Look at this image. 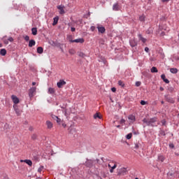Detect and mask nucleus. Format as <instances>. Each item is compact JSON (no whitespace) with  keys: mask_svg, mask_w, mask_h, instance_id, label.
<instances>
[{"mask_svg":"<svg viewBox=\"0 0 179 179\" xmlns=\"http://www.w3.org/2000/svg\"><path fill=\"white\" fill-rule=\"evenodd\" d=\"M143 122L146 124L148 127H157L156 122H157V117H154L150 119L144 118Z\"/></svg>","mask_w":179,"mask_h":179,"instance_id":"1","label":"nucleus"},{"mask_svg":"<svg viewBox=\"0 0 179 179\" xmlns=\"http://www.w3.org/2000/svg\"><path fill=\"white\" fill-rule=\"evenodd\" d=\"M69 41L70 43H80V44H83V43H85V39H83V38H80L75 40L69 38Z\"/></svg>","mask_w":179,"mask_h":179,"instance_id":"2","label":"nucleus"},{"mask_svg":"<svg viewBox=\"0 0 179 179\" xmlns=\"http://www.w3.org/2000/svg\"><path fill=\"white\" fill-rule=\"evenodd\" d=\"M36 87H33L30 88L29 92V96L31 99H32V97H34V94H36Z\"/></svg>","mask_w":179,"mask_h":179,"instance_id":"3","label":"nucleus"},{"mask_svg":"<svg viewBox=\"0 0 179 179\" xmlns=\"http://www.w3.org/2000/svg\"><path fill=\"white\" fill-rule=\"evenodd\" d=\"M52 120L56 121L57 123L59 124V125H61L62 124V121L61 118L58 117V116H57L55 115H52Z\"/></svg>","mask_w":179,"mask_h":179,"instance_id":"4","label":"nucleus"},{"mask_svg":"<svg viewBox=\"0 0 179 179\" xmlns=\"http://www.w3.org/2000/svg\"><path fill=\"white\" fill-rule=\"evenodd\" d=\"M128 120L130 121L129 124H134L136 121V117L134 115H129L128 116Z\"/></svg>","mask_w":179,"mask_h":179,"instance_id":"5","label":"nucleus"},{"mask_svg":"<svg viewBox=\"0 0 179 179\" xmlns=\"http://www.w3.org/2000/svg\"><path fill=\"white\" fill-rule=\"evenodd\" d=\"M66 85V82H65L64 80H60L57 83V87H59V89H61V87H62L64 85Z\"/></svg>","mask_w":179,"mask_h":179,"instance_id":"6","label":"nucleus"},{"mask_svg":"<svg viewBox=\"0 0 179 179\" xmlns=\"http://www.w3.org/2000/svg\"><path fill=\"white\" fill-rule=\"evenodd\" d=\"M86 167H89L90 169L93 167V162L92 159H87V162L85 163Z\"/></svg>","mask_w":179,"mask_h":179,"instance_id":"7","label":"nucleus"},{"mask_svg":"<svg viewBox=\"0 0 179 179\" xmlns=\"http://www.w3.org/2000/svg\"><path fill=\"white\" fill-rule=\"evenodd\" d=\"M64 6H57V9H59V13L60 15H64L65 13V10H64Z\"/></svg>","mask_w":179,"mask_h":179,"instance_id":"8","label":"nucleus"},{"mask_svg":"<svg viewBox=\"0 0 179 179\" xmlns=\"http://www.w3.org/2000/svg\"><path fill=\"white\" fill-rule=\"evenodd\" d=\"M11 99H12L14 104H19L20 101H19V98H17V96H16L15 95H12Z\"/></svg>","mask_w":179,"mask_h":179,"instance_id":"9","label":"nucleus"},{"mask_svg":"<svg viewBox=\"0 0 179 179\" xmlns=\"http://www.w3.org/2000/svg\"><path fill=\"white\" fill-rule=\"evenodd\" d=\"M138 38L139 41H142V43H143V44H145V43H146V41H148V40H147L145 38H144V37L142 36V34H139L138 35Z\"/></svg>","mask_w":179,"mask_h":179,"instance_id":"10","label":"nucleus"},{"mask_svg":"<svg viewBox=\"0 0 179 179\" xmlns=\"http://www.w3.org/2000/svg\"><path fill=\"white\" fill-rule=\"evenodd\" d=\"M164 160H166V157H164L162 154L158 155L157 162H161L162 163H163V162H164Z\"/></svg>","mask_w":179,"mask_h":179,"instance_id":"11","label":"nucleus"},{"mask_svg":"<svg viewBox=\"0 0 179 179\" xmlns=\"http://www.w3.org/2000/svg\"><path fill=\"white\" fill-rule=\"evenodd\" d=\"M129 44L131 47H136L138 45V42L135 39H131L129 41Z\"/></svg>","mask_w":179,"mask_h":179,"instance_id":"12","label":"nucleus"},{"mask_svg":"<svg viewBox=\"0 0 179 179\" xmlns=\"http://www.w3.org/2000/svg\"><path fill=\"white\" fill-rule=\"evenodd\" d=\"M98 31L101 33V34H104L106 33V28L104 27H98Z\"/></svg>","mask_w":179,"mask_h":179,"instance_id":"13","label":"nucleus"},{"mask_svg":"<svg viewBox=\"0 0 179 179\" xmlns=\"http://www.w3.org/2000/svg\"><path fill=\"white\" fill-rule=\"evenodd\" d=\"M108 166L109 167L110 169V173H114V170L117 169V165L116 164H114V166H111V164H108Z\"/></svg>","mask_w":179,"mask_h":179,"instance_id":"14","label":"nucleus"},{"mask_svg":"<svg viewBox=\"0 0 179 179\" xmlns=\"http://www.w3.org/2000/svg\"><path fill=\"white\" fill-rule=\"evenodd\" d=\"M165 99H166V101H168V103H171L172 104H173L174 99H173V98H171L169 96H165Z\"/></svg>","mask_w":179,"mask_h":179,"instance_id":"15","label":"nucleus"},{"mask_svg":"<svg viewBox=\"0 0 179 179\" xmlns=\"http://www.w3.org/2000/svg\"><path fill=\"white\" fill-rule=\"evenodd\" d=\"M46 125L48 129H51V128H52L53 126L52 122H51L50 120L46 121Z\"/></svg>","mask_w":179,"mask_h":179,"instance_id":"16","label":"nucleus"},{"mask_svg":"<svg viewBox=\"0 0 179 179\" xmlns=\"http://www.w3.org/2000/svg\"><path fill=\"white\" fill-rule=\"evenodd\" d=\"M34 45H36V41L34 40H30L29 42V47L31 48V47H34Z\"/></svg>","mask_w":179,"mask_h":179,"instance_id":"17","label":"nucleus"},{"mask_svg":"<svg viewBox=\"0 0 179 179\" xmlns=\"http://www.w3.org/2000/svg\"><path fill=\"white\" fill-rule=\"evenodd\" d=\"M53 23H52V26H55L58 24V20H59V17H55L53 18Z\"/></svg>","mask_w":179,"mask_h":179,"instance_id":"18","label":"nucleus"},{"mask_svg":"<svg viewBox=\"0 0 179 179\" xmlns=\"http://www.w3.org/2000/svg\"><path fill=\"white\" fill-rule=\"evenodd\" d=\"M13 108H14V110H15L16 114H17V115H20V110H19V108H17V106L16 105H13Z\"/></svg>","mask_w":179,"mask_h":179,"instance_id":"19","label":"nucleus"},{"mask_svg":"<svg viewBox=\"0 0 179 179\" xmlns=\"http://www.w3.org/2000/svg\"><path fill=\"white\" fill-rule=\"evenodd\" d=\"M9 129H10V126L8 123H6L4 124V130L6 131V132H8Z\"/></svg>","mask_w":179,"mask_h":179,"instance_id":"20","label":"nucleus"},{"mask_svg":"<svg viewBox=\"0 0 179 179\" xmlns=\"http://www.w3.org/2000/svg\"><path fill=\"white\" fill-rule=\"evenodd\" d=\"M99 118V120H101V115H100V113H96L94 115V119L97 120Z\"/></svg>","mask_w":179,"mask_h":179,"instance_id":"21","label":"nucleus"},{"mask_svg":"<svg viewBox=\"0 0 179 179\" xmlns=\"http://www.w3.org/2000/svg\"><path fill=\"white\" fill-rule=\"evenodd\" d=\"M24 162V163L28 164V166H31L33 165V162L30 159H25Z\"/></svg>","mask_w":179,"mask_h":179,"instance_id":"22","label":"nucleus"},{"mask_svg":"<svg viewBox=\"0 0 179 179\" xmlns=\"http://www.w3.org/2000/svg\"><path fill=\"white\" fill-rule=\"evenodd\" d=\"M0 55H2L3 57H4V55H6V49H1Z\"/></svg>","mask_w":179,"mask_h":179,"instance_id":"23","label":"nucleus"},{"mask_svg":"<svg viewBox=\"0 0 179 179\" xmlns=\"http://www.w3.org/2000/svg\"><path fill=\"white\" fill-rule=\"evenodd\" d=\"M33 36H37V28L34 27L31 29Z\"/></svg>","mask_w":179,"mask_h":179,"instance_id":"24","label":"nucleus"},{"mask_svg":"<svg viewBox=\"0 0 179 179\" xmlns=\"http://www.w3.org/2000/svg\"><path fill=\"white\" fill-rule=\"evenodd\" d=\"M43 51H44V49H43L42 47H38L37 48V52H38V54H43Z\"/></svg>","mask_w":179,"mask_h":179,"instance_id":"25","label":"nucleus"},{"mask_svg":"<svg viewBox=\"0 0 179 179\" xmlns=\"http://www.w3.org/2000/svg\"><path fill=\"white\" fill-rule=\"evenodd\" d=\"M48 93L49 94H54L55 93V90H54V88L50 87L48 89Z\"/></svg>","mask_w":179,"mask_h":179,"instance_id":"26","label":"nucleus"},{"mask_svg":"<svg viewBox=\"0 0 179 179\" xmlns=\"http://www.w3.org/2000/svg\"><path fill=\"white\" fill-rule=\"evenodd\" d=\"M170 72L171 73H177V72H178V69L176 68H171L170 69Z\"/></svg>","mask_w":179,"mask_h":179,"instance_id":"27","label":"nucleus"},{"mask_svg":"<svg viewBox=\"0 0 179 179\" xmlns=\"http://www.w3.org/2000/svg\"><path fill=\"white\" fill-rule=\"evenodd\" d=\"M151 72L152 73H157L158 71H157V68L153 66L151 68Z\"/></svg>","mask_w":179,"mask_h":179,"instance_id":"28","label":"nucleus"},{"mask_svg":"<svg viewBox=\"0 0 179 179\" xmlns=\"http://www.w3.org/2000/svg\"><path fill=\"white\" fill-rule=\"evenodd\" d=\"M69 54H71V55H74V54H76V51H75V50H73V49H70L69 50Z\"/></svg>","mask_w":179,"mask_h":179,"instance_id":"29","label":"nucleus"},{"mask_svg":"<svg viewBox=\"0 0 179 179\" xmlns=\"http://www.w3.org/2000/svg\"><path fill=\"white\" fill-rule=\"evenodd\" d=\"M113 10H118V3H115L113 6Z\"/></svg>","mask_w":179,"mask_h":179,"instance_id":"30","label":"nucleus"},{"mask_svg":"<svg viewBox=\"0 0 179 179\" xmlns=\"http://www.w3.org/2000/svg\"><path fill=\"white\" fill-rule=\"evenodd\" d=\"M140 22H145V15H142L139 17Z\"/></svg>","mask_w":179,"mask_h":179,"instance_id":"31","label":"nucleus"},{"mask_svg":"<svg viewBox=\"0 0 179 179\" xmlns=\"http://www.w3.org/2000/svg\"><path fill=\"white\" fill-rule=\"evenodd\" d=\"M118 85H119V86H121L122 87H124V86H125V84L124 83V82H122V80H119Z\"/></svg>","mask_w":179,"mask_h":179,"instance_id":"32","label":"nucleus"},{"mask_svg":"<svg viewBox=\"0 0 179 179\" xmlns=\"http://www.w3.org/2000/svg\"><path fill=\"white\" fill-rule=\"evenodd\" d=\"M101 62H103L104 65H107V60H106L104 57H101Z\"/></svg>","mask_w":179,"mask_h":179,"instance_id":"33","label":"nucleus"},{"mask_svg":"<svg viewBox=\"0 0 179 179\" xmlns=\"http://www.w3.org/2000/svg\"><path fill=\"white\" fill-rule=\"evenodd\" d=\"M79 57H81V58H85V57H86V55L82 52H80L79 54H78Z\"/></svg>","mask_w":179,"mask_h":179,"instance_id":"34","label":"nucleus"},{"mask_svg":"<svg viewBox=\"0 0 179 179\" xmlns=\"http://www.w3.org/2000/svg\"><path fill=\"white\" fill-rule=\"evenodd\" d=\"M127 139H131L132 138V133H129L126 136Z\"/></svg>","mask_w":179,"mask_h":179,"instance_id":"35","label":"nucleus"},{"mask_svg":"<svg viewBox=\"0 0 179 179\" xmlns=\"http://www.w3.org/2000/svg\"><path fill=\"white\" fill-rule=\"evenodd\" d=\"M43 169H44V166H40L38 169V173H41V171H43Z\"/></svg>","mask_w":179,"mask_h":179,"instance_id":"36","label":"nucleus"},{"mask_svg":"<svg viewBox=\"0 0 179 179\" xmlns=\"http://www.w3.org/2000/svg\"><path fill=\"white\" fill-rule=\"evenodd\" d=\"M141 85H142V83H141V81H136V86L137 87H139V86H141Z\"/></svg>","mask_w":179,"mask_h":179,"instance_id":"37","label":"nucleus"},{"mask_svg":"<svg viewBox=\"0 0 179 179\" xmlns=\"http://www.w3.org/2000/svg\"><path fill=\"white\" fill-rule=\"evenodd\" d=\"M3 43H4V44H6V45H8V44H9V41H8V39H3Z\"/></svg>","mask_w":179,"mask_h":179,"instance_id":"38","label":"nucleus"},{"mask_svg":"<svg viewBox=\"0 0 179 179\" xmlns=\"http://www.w3.org/2000/svg\"><path fill=\"white\" fill-rule=\"evenodd\" d=\"M166 120H162V121H161V123H162V125H163V126H164V127H166Z\"/></svg>","mask_w":179,"mask_h":179,"instance_id":"39","label":"nucleus"},{"mask_svg":"<svg viewBox=\"0 0 179 179\" xmlns=\"http://www.w3.org/2000/svg\"><path fill=\"white\" fill-rule=\"evenodd\" d=\"M90 30H91V31H94V30H96V27L92 26V27H90Z\"/></svg>","mask_w":179,"mask_h":179,"instance_id":"40","label":"nucleus"},{"mask_svg":"<svg viewBox=\"0 0 179 179\" xmlns=\"http://www.w3.org/2000/svg\"><path fill=\"white\" fill-rule=\"evenodd\" d=\"M24 40H25V41H29V40H30V37L29 36H26L24 37Z\"/></svg>","mask_w":179,"mask_h":179,"instance_id":"41","label":"nucleus"},{"mask_svg":"<svg viewBox=\"0 0 179 179\" xmlns=\"http://www.w3.org/2000/svg\"><path fill=\"white\" fill-rule=\"evenodd\" d=\"M161 78L162 79V80H164L166 79V75L162 74L161 75Z\"/></svg>","mask_w":179,"mask_h":179,"instance_id":"42","label":"nucleus"},{"mask_svg":"<svg viewBox=\"0 0 179 179\" xmlns=\"http://www.w3.org/2000/svg\"><path fill=\"white\" fill-rule=\"evenodd\" d=\"M111 90L113 93H115V92H117V88L116 87H112Z\"/></svg>","mask_w":179,"mask_h":179,"instance_id":"43","label":"nucleus"},{"mask_svg":"<svg viewBox=\"0 0 179 179\" xmlns=\"http://www.w3.org/2000/svg\"><path fill=\"white\" fill-rule=\"evenodd\" d=\"M32 139H37V135L36 134H33L31 136Z\"/></svg>","mask_w":179,"mask_h":179,"instance_id":"44","label":"nucleus"},{"mask_svg":"<svg viewBox=\"0 0 179 179\" xmlns=\"http://www.w3.org/2000/svg\"><path fill=\"white\" fill-rule=\"evenodd\" d=\"M141 106H145L146 104V101H141Z\"/></svg>","mask_w":179,"mask_h":179,"instance_id":"45","label":"nucleus"},{"mask_svg":"<svg viewBox=\"0 0 179 179\" xmlns=\"http://www.w3.org/2000/svg\"><path fill=\"white\" fill-rule=\"evenodd\" d=\"M169 148L171 149H174V144H173V143L169 144Z\"/></svg>","mask_w":179,"mask_h":179,"instance_id":"46","label":"nucleus"},{"mask_svg":"<svg viewBox=\"0 0 179 179\" xmlns=\"http://www.w3.org/2000/svg\"><path fill=\"white\" fill-rule=\"evenodd\" d=\"M161 135H163V136H166V132L164 131H161Z\"/></svg>","mask_w":179,"mask_h":179,"instance_id":"47","label":"nucleus"},{"mask_svg":"<svg viewBox=\"0 0 179 179\" xmlns=\"http://www.w3.org/2000/svg\"><path fill=\"white\" fill-rule=\"evenodd\" d=\"M8 41H10V43H12L13 41V38L10 37L8 38Z\"/></svg>","mask_w":179,"mask_h":179,"instance_id":"48","label":"nucleus"},{"mask_svg":"<svg viewBox=\"0 0 179 179\" xmlns=\"http://www.w3.org/2000/svg\"><path fill=\"white\" fill-rule=\"evenodd\" d=\"M164 82H165V83H170V80H169V79H167V78L164 80Z\"/></svg>","mask_w":179,"mask_h":179,"instance_id":"49","label":"nucleus"},{"mask_svg":"<svg viewBox=\"0 0 179 179\" xmlns=\"http://www.w3.org/2000/svg\"><path fill=\"white\" fill-rule=\"evenodd\" d=\"M120 124H125V120H124V119H122L121 120H120Z\"/></svg>","mask_w":179,"mask_h":179,"instance_id":"50","label":"nucleus"},{"mask_svg":"<svg viewBox=\"0 0 179 179\" xmlns=\"http://www.w3.org/2000/svg\"><path fill=\"white\" fill-rule=\"evenodd\" d=\"M62 125L64 128H66V124L64 123V122H62Z\"/></svg>","mask_w":179,"mask_h":179,"instance_id":"51","label":"nucleus"},{"mask_svg":"<svg viewBox=\"0 0 179 179\" xmlns=\"http://www.w3.org/2000/svg\"><path fill=\"white\" fill-rule=\"evenodd\" d=\"M145 52H149V48L145 47Z\"/></svg>","mask_w":179,"mask_h":179,"instance_id":"52","label":"nucleus"},{"mask_svg":"<svg viewBox=\"0 0 179 179\" xmlns=\"http://www.w3.org/2000/svg\"><path fill=\"white\" fill-rule=\"evenodd\" d=\"M138 148H139V145H138V144H135L134 148H135V149H138Z\"/></svg>","mask_w":179,"mask_h":179,"instance_id":"53","label":"nucleus"},{"mask_svg":"<svg viewBox=\"0 0 179 179\" xmlns=\"http://www.w3.org/2000/svg\"><path fill=\"white\" fill-rule=\"evenodd\" d=\"M170 0H162V2H169Z\"/></svg>","mask_w":179,"mask_h":179,"instance_id":"54","label":"nucleus"},{"mask_svg":"<svg viewBox=\"0 0 179 179\" xmlns=\"http://www.w3.org/2000/svg\"><path fill=\"white\" fill-rule=\"evenodd\" d=\"M76 29L75 27H71V31H75Z\"/></svg>","mask_w":179,"mask_h":179,"instance_id":"55","label":"nucleus"},{"mask_svg":"<svg viewBox=\"0 0 179 179\" xmlns=\"http://www.w3.org/2000/svg\"><path fill=\"white\" fill-rule=\"evenodd\" d=\"M160 90L161 92H163V90H164V88H163L162 87H160Z\"/></svg>","mask_w":179,"mask_h":179,"instance_id":"56","label":"nucleus"},{"mask_svg":"<svg viewBox=\"0 0 179 179\" xmlns=\"http://www.w3.org/2000/svg\"><path fill=\"white\" fill-rule=\"evenodd\" d=\"M32 86H36V82L32 83Z\"/></svg>","mask_w":179,"mask_h":179,"instance_id":"57","label":"nucleus"},{"mask_svg":"<svg viewBox=\"0 0 179 179\" xmlns=\"http://www.w3.org/2000/svg\"><path fill=\"white\" fill-rule=\"evenodd\" d=\"M29 131H33V127H29Z\"/></svg>","mask_w":179,"mask_h":179,"instance_id":"58","label":"nucleus"},{"mask_svg":"<svg viewBox=\"0 0 179 179\" xmlns=\"http://www.w3.org/2000/svg\"><path fill=\"white\" fill-rule=\"evenodd\" d=\"M117 127V128H121V126L120 125H117V126H116Z\"/></svg>","mask_w":179,"mask_h":179,"instance_id":"59","label":"nucleus"},{"mask_svg":"<svg viewBox=\"0 0 179 179\" xmlns=\"http://www.w3.org/2000/svg\"><path fill=\"white\" fill-rule=\"evenodd\" d=\"M123 171H125V168H123L122 169Z\"/></svg>","mask_w":179,"mask_h":179,"instance_id":"60","label":"nucleus"},{"mask_svg":"<svg viewBox=\"0 0 179 179\" xmlns=\"http://www.w3.org/2000/svg\"><path fill=\"white\" fill-rule=\"evenodd\" d=\"M2 48V43H0V48Z\"/></svg>","mask_w":179,"mask_h":179,"instance_id":"61","label":"nucleus"},{"mask_svg":"<svg viewBox=\"0 0 179 179\" xmlns=\"http://www.w3.org/2000/svg\"><path fill=\"white\" fill-rule=\"evenodd\" d=\"M162 104H164V101H162Z\"/></svg>","mask_w":179,"mask_h":179,"instance_id":"62","label":"nucleus"},{"mask_svg":"<svg viewBox=\"0 0 179 179\" xmlns=\"http://www.w3.org/2000/svg\"><path fill=\"white\" fill-rule=\"evenodd\" d=\"M178 101H179V99H178Z\"/></svg>","mask_w":179,"mask_h":179,"instance_id":"63","label":"nucleus"}]
</instances>
